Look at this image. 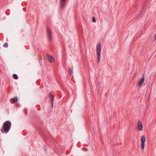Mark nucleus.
I'll list each match as a JSON object with an SVG mask.
<instances>
[{"mask_svg": "<svg viewBox=\"0 0 156 156\" xmlns=\"http://www.w3.org/2000/svg\"><path fill=\"white\" fill-rule=\"evenodd\" d=\"M47 32L48 35L49 36V38L50 39H51V31L50 29H47Z\"/></svg>", "mask_w": 156, "mask_h": 156, "instance_id": "6e6552de", "label": "nucleus"}, {"mask_svg": "<svg viewBox=\"0 0 156 156\" xmlns=\"http://www.w3.org/2000/svg\"><path fill=\"white\" fill-rule=\"evenodd\" d=\"M12 101L13 103H15L18 101V99L16 97H14L12 99Z\"/></svg>", "mask_w": 156, "mask_h": 156, "instance_id": "1a4fd4ad", "label": "nucleus"}, {"mask_svg": "<svg viewBox=\"0 0 156 156\" xmlns=\"http://www.w3.org/2000/svg\"><path fill=\"white\" fill-rule=\"evenodd\" d=\"M137 126L139 130L141 131L143 129V127L142 122L140 121H138Z\"/></svg>", "mask_w": 156, "mask_h": 156, "instance_id": "39448f33", "label": "nucleus"}, {"mask_svg": "<svg viewBox=\"0 0 156 156\" xmlns=\"http://www.w3.org/2000/svg\"><path fill=\"white\" fill-rule=\"evenodd\" d=\"M144 80L145 78L144 77L139 79L137 81L136 86L138 88H140L144 83Z\"/></svg>", "mask_w": 156, "mask_h": 156, "instance_id": "20e7f679", "label": "nucleus"}, {"mask_svg": "<svg viewBox=\"0 0 156 156\" xmlns=\"http://www.w3.org/2000/svg\"><path fill=\"white\" fill-rule=\"evenodd\" d=\"M49 97L51 101V103L53 105V100L54 99V96L51 94L50 93H49Z\"/></svg>", "mask_w": 156, "mask_h": 156, "instance_id": "0eeeda50", "label": "nucleus"}, {"mask_svg": "<svg viewBox=\"0 0 156 156\" xmlns=\"http://www.w3.org/2000/svg\"><path fill=\"white\" fill-rule=\"evenodd\" d=\"M96 52L98 56V62H99L100 59L101 53V45L100 43H98L97 45Z\"/></svg>", "mask_w": 156, "mask_h": 156, "instance_id": "f03ea898", "label": "nucleus"}, {"mask_svg": "<svg viewBox=\"0 0 156 156\" xmlns=\"http://www.w3.org/2000/svg\"><path fill=\"white\" fill-rule=\"evenodd\" d=\"M11 126V123L9 121L5 122L3 124V130H2L1 131L2 133L5 132V133H7L9 130Z\"/></svg>", "mask_w": 156, "mask_h": 156, "instance_id": "f257e3e1", "label": "nucleus"}, {"mask_svg": "<svg viewBox=\"0 0 156 156\" xmlns=\"http://www.w3.org/2000/svg\"><path fill=\"white\" fill-rule=\"evenodd\" d=\"M92 20H93V22H94V23L95 22L96 20H95V18L94 17H92Z\"/></svg>", "mask_w": 156, "mask_h": 156, "instance_id": "ddd939ff", "label": "nucleus"}, {"mask_svg": "<svg viewBox=\"0 0 156 156\" xmlns=\"http://www.w3.org/2000/svg\"><path fill=\"white\" fill-rule=\"evenodd\" d=\"M4 47H7L8 46V44L7 43H5L3 45Z\"/></svg>", "mask_w": 156, "mask_h": 156, "instance_id": "f8f14e48", "label": "nucleus"}, {"mask_svg": "<svg viewBox=\"0 0 156 156\" xmlns=\"http://www.w3.org/2000/svg\"><path fill=\"white\" fill-rule=\"evenodd\" d=\"M47 56L48 60L50 63L53 62H54V59L53 56L48 55Z\"/></svg>", "mask_w": 156, "mask_h": 156, "instance_id": "423d86ee", "label": "nucleus"}, {"mask_svg": "<svg viewBox=\"0 0 156 156\" xmlns=\"http://www.w3.org/2000/svg\"><path fill=\"white\" fill-rule=\"evenodd\" d=\"M146 138L145 136L142 135L141 136L140 141V147L142 150H144L145 148Z\"/></svg>", "mask_w": 156, "mask_h": 156, "instance_id": "7ed1b4c3", "label": "nucleus"}, {"mask_svg": "<svg viewBox=\"0 0 156 156\" xmlns=\"http://www.w3.org/2000/svg\"><path fill=\"white\" fill-rule=\"evenodd\" d=\"M12 76L13 78L15 79H18V76L16 74H13Z\"/></svg>", "mask_w": 156, "mask_h": 156, "instance_id": "9b49d317", "label": "nucleus"}, {"mask_svg": "<svg viewBox=\"0 0 156 156\" xmlns=\"http://www.w3.org/2000/svg\"><path fill=\"white\" fill-rule=\"evenodd\" d=\"M65 0H61V5L62 7L64 6L65 5Z\"/></svg>", "mask_w": 156, "mask_h": 156, "instance_id": "9d476101", "label": "nucleus"}, {"mask_svg": "<svg viewBox=\"0 0 156 156\" xmlns=\"http://www.w3.org/2000/svg\"><path fill=\"white\" fill-rule=\"evenodd\" d=\"M154 39L155 41H156V34L154 35Z\"/></svg>", "mask_w": 156, "mask_h": 156, "instance_id": "4468645a", "label": "nucleus"}]
</instances>
